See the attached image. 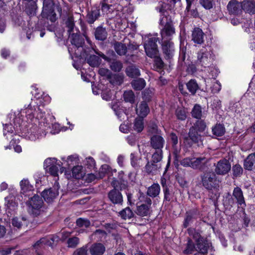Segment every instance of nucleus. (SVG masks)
Segmentation results:
<instances>
[{
	"instance_id": "f257e3e1",
	"label": "nucleus",
	"mask_w": 255,
	"mask_h": 255,
	"mask_svg": "<svg viewBox=\"0 0 255 255\" xmlns=\"http://www.w3.org/2000/svg\"><path fill=\"white\" fill-rule=\"evenodd\" d=\"M209 159L205 157H187L181 161V165L184 167H190L194 169L203 170L207 167Z\"/></svg>"
},
{
	"instance_id": "f03ea898",
	"label": "nucleus",
	"mask_w": 255,
	"mask_h": 255,
	"mask_svg": "<svg viewBox=\"0 0 255 255\" xmlns=\"http://www.w3.org/2000/svg\"><path fill=\"white\" fill-rule=\"evenodd\" d=\"M160 24L163 26L160 31L162 40L171 39V37L175 33V29L170 17L164 16L160 18Z\"/></svg>"
},
{
	"instance_id": "7ed1b4c3",
	"label": "nucleus",
	"mask_w": 255,
	"mask_h": 255,
	"mask_svg": "<svg viewBox=\"0 0 255 255\" xmlns=\"http://www.w3.org/2000/svg\"><path fill=\"white\" fill-rule=\"evenodd\" d=\"M138 199L140 204L136 207V214L141 217L149 216L152 211L151 199L143 194L140 195Z\"/></svg>"
},
{
	"instance_id": "20e7f679",
	"label": "nucleus",
	"mask_w": 255,
	"mask_h": 255,
	"mask_svg": "<svg viewBox=\"0 0 255 255\" xmlns=\"http://www.w3.org/2000/svg\"><path fill=\"white\" fill-rule=\"evenodd\" d=\"M86 38L88 43H89L91 46V48H88V49L84 48V52L86 54H87L88 52L91 53L92 50H93L96 54H97V55H99L101 57H102L103 59H104L105 61L110 63V67L112 70L114 71V72H120L121 71V70L122 69V68L123 67V64L120 61L116 60L111 61V59L110 58L106 56L102 52L99 51V50H98L97 49H95L92 47L91 41L89 39V38L87 37H86Z\"/></svg>"
},
{
	"instance_id": "39448f33",
	"label": "nucleus",
	"mask_w": 255,
	"mask_h": 255,
	"mask_svg": "<svg viewBox=\"0 0 255 255\" xmlns=\"http://www.w3.org/2000/svg\"><path fill=\"white\" fill-rule=\"evenodd\" d=\"M43 203L41 197L37 195H34L26 202L28 212L33 216H39L43 211Z\"/></svg>"
},
{
	"instance_id": "423d86ee",
	"label": "nucleus",
	"mask_w": 255,
	"mask_h": 255,
	"mask_svg": "<svg viewBox=\"0 0 255 255\" xmlns=\"http://www.w3.org/2000/svg\"><path fill=\"white\" fill-rule=\"evenodd\" d=\"M202 185L207 190H212L218 184L219 180L214 172L208 171L201 175Z\"/></svg>"
},
{
	"instance_id": "0eeeda50",
	"label": "nucleus",
	"mask_w": 255,
	"mask_h": 255,
	"mask_svg": "<svg viewBox=\"0 0 255 255\" xmlns=\"http://www.w3.org/2000/svg\"><path fill=\"white\" fill-rule=\"evenodd\" d=\"M52 0H43L41 16L43 18L49 19L51 22L56 20V14L54 12Z\"/></svg>"
},
{
	"instance_id": "6e6552de",
	"label": "nucleus",
	"mask_w": 255,
	"mask_h": 255,
	"mask_svg": "<svg viewBox=\"0 0 255 255\" xmlns=\"http://www.w3.org/2000/svg\"><path fill=\"white\" fill-rule=\"evenodd\" d=\"M158 38L156 37L148 38L144 44L145 52L146 55L152 58L158 54V50L156 42Z\"/></svg>"
},
{
	"instance_id": "1a4fd4ad",
	"label": "nucleus",
	"mask_w": 255,
	"mask_h": 255,
	"mask_svg": "<svg viewBox=\"0 0 255 255\" xmlns=\"http://www.w3.org/2000/svg\"><path fill=\"white\" fill-rule=\"evenodd\" d=\"M214 172L219 175H225L229 173L231 168L229 161L225 158L221 159L214 164Z\"/></svg>"
},
{
	"instance_id": "9d476101",
	"label": "nucleus",
	"mask_w": 255,
	"mask_h": 255,
	"mask_svg": "<svg viewBox=\"0 0 255 255\" xmlns=\"http://www.w3.org/2000/svg\"><path fill=\"white\" fill-rule=\"evenodd\" d=\"M213 58L210 51L202 48L197 53V62L204 67H209Z\"/></svg>"
},
{
	"instance_id": "9b49d317",
	"label": "nucleus",
	"mask_w": 255,
	"mask_h": 255,
	"mask_svg": "<svg viewBox=\"0 0 255 255\" xmlns=\"http://www.w3.org/2000/svg\"><path fill=\"white\" fill-rule=\"evenodd\" d=\"M61 238L59 234L50 236L48 239L41 238L33 246V248L35 249L41 248L43 244H47L48 246L52 247L53 245H56Z\"/></svg>"
},
{
	"instance_id": "f8f14e48",
	"label": "nucleus",
	"mask_w": 255,
	"mask_h": 255,
	"mask_svg": "<svg viewBox=\"0 0 255 255\" xmlns=\"http://www.w3.org/2000/svg\"><path fill=\"white\" fill-rule=\"evenodd\" d=\"M242 2L237 0H230L227 4V10L231 15H239L243 12Z\"/></svg>"
},
{
	"instance_id": "ddd939ff",
	"label": "nucleus",
	"mask_w": 255,
	"mask_h": 255,
	"mask_svg": "<svg viewBox=\"0 0 255 255\" xmlns=\"http://www.w3.org/2000/svg\"><path fill=\"white\" fill-rule=\"evenodd\" d=\"M162 49L165 58L169 59L172 58L174 54V44L169 40H162Z\"/></svg>"
},
{
	"instance_id": "4468645a",
	"label": "nucleus",
	"mask_w": 255,
	"mask_h": 255,
	"mask_svg": "<svg viewBox=\"0 0 255 255\" xmlns=\"http://www.w3.org/2000/svg\"><path fill=\"white\" fill-rule=\"evenodd\" d=\"M165 144L164 138L159 135L155 134L151 136L150 139V144L151 147L155 150H162Z\"/></svg>"
},
{
	"instance_id": "2eb2a0df",
	"label": "nucleus",
	"mask_w": 255,
	"mask_h": 255,
	"mask_svg": "<svg viewBox=\"0 0 255 255\" xmlns=\"http://www.w3.org/2000/svg\"><path fill=\"white\" fill-rule=\"evenodd\" d=\"M108 197L110 201L114 204L122 205L123 203V197L121 193L115 188L109 192Z\"/></svg>"
},
{
	"instance_id": "dca6fc26",
	"label": "nucleus",
	"mask_w": 255,
	"mask_h": 255,
	"mask_svg": "<svg viewBox=\"0 0 255 255\" xmlns=\"http://www.w3.org/2000/svg\"><path fill=\"white\" fill-rule=\"evenodd\" d=\"M204 33L200 28L196 27L192 31V40L197 44L203 43L204 40Z\"/></svg>"
},
{
	"instance_id": "f3484780",
	"label": "nucleus",
	"mask_w": 255,
	"mask_h": 255,
	"mask_svg": "<svg viewBox=\"0 0 255 255\" xmlns=\"http://www.w3.org/2000/svg\"><path fill=\"white\" fill-rule=\"evenodd\" d=\"M58 195V190L52 188L45 190L42 193V196L44 199L45 201L48 203L51 202Z\"/></svg>"
},
{
	"instance_id": "a211bd4d",
	"label": "nucleus",
	"mask_w": 255,
	"mask_h": 255,
	"mask_svg": "<svg viewBox=\"0 0 255 255\" xmlns=\"http://www.w3.org/2000/svg\"><path fill=\"white\" fill-rule=\"evenodd\" d=\"M136 114L139 117L144 118L149 112V108L146 102L144 101L141 102L136 108Z\"/></svg>"
},
{
	"instance_id": "6ab92c4d",
	"label": "nucleus",
	"mask_w": 255,
	"mask_h": 255,
	"mask_svg": "<svg viewBox=\"0 0 255 255\" xmlns=\"http://www.w3.org/2000/svg\"><path fill=\"white\" fill-rule=\"evenodd\" d=\"M244 167L249 171L255 169V153H251L244 160Z\"/></svg>"
},
{
	"instance_id": "aec40b11",
	"label": "nucleus",
	"mask_w": 255,
	"mask_h": 255,
	"mask_svg": "<svg viewBox=\"0 0 255 255\" xmlns=\"http://www.w3.org/2000/svg\"><path fill=\"white\" fill-rule=\"evenodd\" d=\"M89 252L91 255H102L105 252V247L101 243H95L91 246Z\"/></svg>"
},
{
	"instance_id": "412c9836",
	"label": "nucleus",
	"mask_w": 255,
	"mask_h": 255,
	"mask_svg": "<svg viewBox=\"0 0 255 255\" xmlns=\"http://www.w3.org/2000/svg\"><path fill=\"white\" fill-rule=\"evenodd\" d=\"M233 196L239 205L241 206L242 205H246L243 192L241 188L239 187H235L233 190Z\"/></svg>"
},
{
	"instance_id": "4be33fe9",
	"label": "nucleus",
	"mask_w": 255,
	"mask_h": 255,
	"mask_svg": "<svg viewBox=\"0 0 255 255\" xmlns=\"http://www.w3.org/2000/svg\"><path fill=\"white\" fill-rule=\"evenodd\" d=\"M40 132L39 128L36 126H32L28 130L26 133V137L31 141H35L39 138Z\"/></svg>"
},
{
	"instance_id": "5701e85b",
	"label": "nucleus",
	"mask_w": 255,
	"mask_h": 255,
	"mask_svg": "<svg viewBox=\"0 0 255 255\" xmlns=\"http://www.w3.org/2000/svg\"><path fill=\"white\" fill-rule=\"evenodd\" d=\"M243 10L250 14L255 13V1L254 0H244L242 1Z\"/></svg>"
},
{
	"instance_id": "b1692460",
	"label": "nucleus",
	"mask_w": 255,
	"mask_h": 255,
	"mask_svg": "<svg viewBox=\"0 0 255 255\" xmlns=\"http://www.w3.org/2000/svg\"><path fill=\"white\" fill-rule=\"evenodd\" d=\"M126 75L130 78H135L140 75L139 69L134 65L128 66L125 70Z\"/></svg>"
},
{
	"instance_id": "393cba45",
	"label": "nucleus",
	"mask_w": 255,
	"mask_h": 255,
	"mask_svg": "<svg viewBox=\"0 0 255 255\" xmlns=\"http://www.w3.org/2000/svg\"><path fill=\"white\" fill-rule=\"evenodd\" d=\"M98 55V56H97L94 54L87 55V57L85 58V60L87 63L91 67H98L101 63V59L100 58V56L99 55Z\"/></svg>"
},
{
	"instance_id": "a878e982",
	"label": "nucleus",
	"mask_w": 255,
	"mask_h": 255,
	"mask_svg": "<svg viewBox=\"0 0 255 255\" xmlns=\"http://www.w3.org/2000/svg\"><path fill=\"white\" fill-rule=\"evenodd\" d=\"M199 132L195 130L194 128H190L189 131V137L195 143L202 142V136L199 133Z\"/></svg>"
},
{
	"instance_id": "bb28decb",
	"label": "nucleus",
	"mask_w": 255,
	"mask_h": 255,
	"mask_svg": "<svg viewBox=\"0 0 255 255\" xmlns=\"http://www.w3.org/2000/svg\"><path fill=\"white\" fill-rule=\"evenodd\" d=\"M69 37H71V43L72 44L74 45L77 48L83 47L84 44V39L80 37L77 31L69 35Z\"/></svg>"
},
{
	"instance_id": "cd10ccee",
	"label": "nucleus",
	"mask_w": 255,
	"mask_h": 255,
	"mask_svg": "<svg viewBox=\"0 0 255 255\" xmlns=\"http://www.w3.org/2000/svg\"><path fill=\"white\" fill-rule=\"evenodd\" d=\"M134 213L132 210L128 207L125 208L118 213V216L123 220H129L134 217Z\"/></svg>"
},
{
	"instance_id": "c85d7f7f",
	"label": "nucleus",
	"mask_w": 255,
	"mask_h": 255,
	"mask_svg": "<svg viewBox=\"0 0 255 255\" xmlns=\"http://www.w3.org/2000/svg\"><path fill=\"white\" fill-rule=\"evenodd\" d=\"M131 85L134 90L140 91L145 87L146 82L143 78H138L132 80L131 82Z\"/></svg>"
},
{
	"instance_id": "c756f323",
	"label": "nucleus",
	"mask_w": 255,
	"mask_h": 255,
	"mask_svg": "<svg viewBox=\"0 0 255 255\" xmlns=\"http://www.w3.org/2000/svg\"><path fill=\"white\" fill-rule=\"evenodd\" d=\"M95 38L99 40L103 41L107 38V32L105 28L102 26L98 27L95 31Z\"/></svg>"
},
{
	"instance_id": "7c9ffc66",
	"label": "nucleus",
	"mask_w": 255,
	"mask_h": 255,
	"mask_svg": "<svg viewBox=\"0 0 255 255\" xmlns=\"http://www.w3.org/2000/svg\"><path fill=\"white\" fill-rule=\"evenodd\" d=\"M5 205L6 206V210L8 213H11L16 209L17 207V203L9 197H5Z\"/></svg>"
},
{
	"instance_id": "2f4dec72",
	"label": "nucleus",
	"mask_w": 255,
	"mask_h": 255,
	"mask_svg": "<svg viewBox=\"0 0 255 255\" xmlns=\"http://www.w3.org/2000/svg\"><path fill=\"white\" fill-rule=\"evenodd\" d=\"M160 190V188L159 184L154 183L148 187L147 194L150 197H155L159 195Z\"/></svg>"
},
{
	"instance_id": "473e14b6",
	"label": "nucleus",
	"mask_w": 255,
	"mask_h": 255,
	"mask_svg": "<svg viewBox=\"0 0 255 255\" xmlns=\"http://www.w3.org/2000/svg\"><path fill=\"white\" fill-rule=\"evenodd\" d=\"M186 87L189 92L193 95H195L197 91L199 89V86L194 79L189 81L186 83Z\"/></svg>"
},
{
	"instance_id": "72a5a7b5",
	"label": "nucleus",
	"mask_w": 255,
	"mask_h": 255,
	"mask_svg": "<svg viewBox=\"0 0 255 255\" xmlns=\"http://www.w3.org/2000/svg\"><path fill=\"white\" fill-rule=\"evenodd\" d=\"M37 2L27 3L25 5V11L27 14L31 17L36 14V11L37 8Z\"/></svg>"
},
{
	"instance_id": "f704fd0d",
	"label": "nucleus",
	"mask_w": 255,
	"mask_h": 255,
	"mask_svg": "<svg viewBox=\"0 0 255 255\" xmlns=\"http://www.w3.org/2000/svg\"><path fill=\"white\" fill-rule=\"evenodd\" d=\"M114 48L119 55H125L127 52V47L125 44L117 42L114 44Z\"/></svg>"
},
{
	"instance_id": "c9c22d12",
	"label": "nucleus",
	"mask_w": 255,
	"mask_h": 255,
	"mask_svg": "<svg viewBox=\"0 0 255 255\" xmlns=\"http://www.w3.org/2000/svg\"><path fill=\"white\" fill-rule=\"evenodd\" d=\"M100 15V9L98 8L93 9L87 15L88 21L89 23H93Z\"/></svg>"
},
{
	"instance_id": "e433bc0d",
	"label": "nucleus",
	"mask_w": 255,
	"mask_h": 255,
	"mask_svg": "<svg viewBox=\"0 0 255 255\" xmlns=\"http://www.w3.org/2000/svg\"><path fill=\"white\" fill-rule=\"evenodd\" d=\"M213 134L216 136H221L225 132V128L224 126L220 124H216L212 128Z\"/></svg>"
},
{
	"instance_id": "4c0bfd02",
	"label": "nucleus",
	"mask_w": 255,
	"mask_h": 255,
	"mask_svg": "<svg viewBox=\"0 0 255 255\" xmlns=\"http://www.w3.org/2000/svg\"><path fill=\"white\" fill-rule=\"evenodd\" d=\"M157 163L148 162L145 165V169L146 171L149 173H155L160 167V164H157Z\"/></svg>"
},
{
	"instance_id": "58836bf2",
	"label": "nucleus",
	"mask_w": 255,
	"mask_h": 255,
	"mask_svg": "<svg viewBox=\"0 0 255 255\" xmlns=\"http://www.w3.org/2000/svg\"><path fill=\"white\" fill-rule=\"evenodd\" d=\"M111 83L113 84L121 85L124 80L123 74H111L109 79Z\"/></svg>"
},
{
	"instance_id": "ea45409f",
	"label": "nucleus",
	"mask_w": 255,
	"mask_h": 255,
	"mask_svg": "<svg viewBox=\"0 0 255 255\" xmlns=\"http://www.w3.org/2000/svg\"><path fill=\"white\" fill-rule=\"evenodd\" d=\"M66 27L68 28L67 31L69 35L74 33L75 30L76 32L77 30L75 28V24L74 22V18L72 16H69L65 22Z\"/></svg>"
},
{
	"instance_id": "a19ab883",
	"label": "nucleus",
	"mask_w": 255,
	"mask_h": 255,
	"mask_svg": "<svg viewBox=\"0 0 255 255\" xmlns=\"http://www.w3.org/2000/svg\"><path fill=\"white\" fill-rule=\"evenodd\" d=\"M11 224L14 227L19 229L23 224H27L26 218L24 217L21 218H14L12 219Z\"/></svg>"
},
{
	"instance_id": "79ce46f5",
	"label": "nucleus",
	"mask_w": 255,
	"mask_h": 255,
	"mask_svg": "<svg viewBox=\"0 0 255 255\" xmlns=\"http://www.w3.org/2000/svg\"><path fill=\"white\" fill-rule=\"evenodd\" d=\"M143 118H136L134 122L133 129L138 132H141L144 128Z\"/></svg>"
},
{
	"instance_id": "37998d69",
	"label": "nucleus",
	"mask_w": 255,
	"mask_h": 255,
	"mask_svg": "<svg viewBox=\"0 0 255 255\" xmlns=\"http://www.w3.org/2000/svg\"><path fill=\"white\" fill-rule=\"evenodd\" d=\"M83 167L80 165L74 166L72 170V175L76 179H80L83 177Z\"/></svg>"
},
{
	"instance_id": "c03bdc74",
	"label": "nucleus",
	"mask_w": 255,
	"mask_h": 255,
	"mask_svg": "<svg viewBox=\"0 0 255 255\" xmlns=\"http://www.w3.org/2000/svg\"><path fill=\"white\" fill-rule=\"evenodd\" d=\"M123 98L125 102L132 104L134 102V94L132 90L125 91L123 94Z\"/></svg>"
},
{
	"instance_id": "a18cd8bd",
	"label": "nucleus",
	"mask_w": 255,
	"mask_h": 255,
	"mask_svg": "<svg viewBox=\"0 0 255 255\" xmlns=\"http://www.w3.org/2000/svg\"><path fill=\"white\" fill-rule=\"evenodd\" d=\"M209 246L208 244L201 240L199 242L197 243L196 250L201 253L203 254H206L208 252Z\"/></svg>"
},
{
	"instance_id": "49530a36",
	"label": "nucleus",
	"mask_w": 255,
	"mask_h": 255,
	"mask_svg": "<svg viewBox=\"0 0 255 255\" xmlns=\"http://www.w3.org/2000/svg\"><path fill=\"white\" fill-rule=\"evenodd\" d=\"M188 233L190 237L195 240L196 243L202 240L200 232L194 228H189L188 229Z\"/></svg>"
},
{
	"instance_id": "de8ad7c7",
	"label": "nucleus",
	"mask_w": 255,
	"mask_h": 255,
	"mask_svg": "<svg viewBox=\"0 0 255 255\" xmlns=\"http://www.w3.org/2000/svg\"><path fill=\"white\" fill-rule=\"evenodd\" d=\"M163 157V150H155V151L152 155L151 161L154 163L159 162L162 159Z\"/></svg>"
},
{
	"instance_id": "09e8293b",
	"label": "nucleus",
	"mask_w": 255,
	"mask_h": 255,
	"mask_svg": "<svg viewBox=\"0 0 255 255\" xmlns=\"http://www.w3.org/2000/svg\"><path fill=\"white\" fill-rule=\"evenodd\" d=\"M80 243V240L77 237L69 238L67 241V247L69 248H75Z\"/></svg>"
},
{
	"instance_id": "8fccbe9b",
	"label": "nucleus",
	"mask_w": 255,
	"mask_h": 255,
	"mask_svg": "<svg viewBox=\"0 0 255 255\" xmlns=\"http://www.w3.org/2000/svg\"><path fill=\"white\" fill-rule=\"evenodd\" d=\"M191 114L193 117L200 119L202 117L201 107L199 105H195L192 110Z\"/></svg>"
},
{
	"instance_id": "3c124183",
	"label": "nucleus",
	"mask_w": 255,
	"mask_h": 255,
	"mask_svg": "<svg viewBox=\"0 0 255 255\" xmlns=\"http://www.w3.org/2000/svg\"><path fill=\"white\" fill-rule=\"evenodd\" d=\"M191 128H194L196 130L199 132H203L205 130L206 128V125L203 121L198 120Z\"/></svg>"
},
{
	"instance_id": "603ef678",
	"label": "nucleus",
	"mask_w": 255,
	"mask_h": 255,
	"mask_svg": "<svg viewBox=\"0 0 255 255\" xmlns=\"http://www.w3.org/2000/svg\"><path fill=\"white\" fill-rule=\"evenodd\" d=\"M195 249L194 244L191 239H189L186 244V249L184 250L183 253L187 255L191 254L194 251Z\"/></svg>"
},
{
	"instance_id": "864d4df0",
	"label": "nucleus",
	"mask_w": 255,
	"mask_h": 255,
	"mask_svg": "<svg viewBox=\"0 0 255 255\" xmlns=\"http://www.w3.org/2000/svg\"><path fill=\"white\" fill-rule=\"evenodd\" d=\"M77 226L80 228H87L91 226V223L89 220L83 218H79L76 221Z\"/></svg>"
},
{
	"instance_id": "5fc2aeb1",
	"label": "nucleus",
	"mask_w": 255,
	"mask_h": 255,
	"mask_svg": "<svg viewBox=\"0 0 255 255\" xmlns=\"http://www.w3.org/2000/svg\"><path fill=\"white\" fill-rule=\"evenodd\" d=\"M110 0H103L101 2V10L104 13H108L110 12V9L112 6V4H109Z\"/></svg>"
},
{
	"instance_id": "6e6d98bb",
	"label": "nucleus",
	"mask_w": 255,
	"mask_h": 255,
	"mask_svg": "<svg viewBox=\"0 0 255 255\" xmlns=\"http://www.w3.org/2000/svg\"><path fill=\"white\" fill-rule=\"evenodd\" d=\"M60 167V164L56 163L55 164H53L52 166L49 167V168H47L46 171L47 172H49L52 176H58V172Z\"/></svg>"
},
{
	"instance_id": "4d7b16f0",
	"label": "nucleus",
	"mask_w": 255,
	"mask_h": 255,
	"mask_svg": "<svg viewBox=\"0 0 255 255\" xmlns=\"http://www.w3.org/2000/svg\"><path fill=\"white\" fill-rule=\"evenodd\" d=\"M233 175L236 177L241 176L243 172V169L242 167L238 164H237L233 166L232 168Z\"/></svg>"
},
{
	"instance_id": "13d9d810",
	"label": "nucleus",
	"mask_w": 255,
	"mask_h": 255,
	"mask_svg": "<svg viewBox=\"0 0 255 255\" xmlns=\"http://www.w3.org/2000/svg\"><path fill=\"white\" fill-rule=\"evenodd\" d=\"M153 58H154V67L158 70L163 68L164 63L160 57L157 56V55Z\"/></svg>"
},
{
	"instance_id": "bf43d9fd",
	"label": "nucleus",
	"mask_w": 255,
	"mask_h": 255,
	"mask_svg": "<svg viewBox=\"0 0 255 255\" xmlns=\"http://www.w3.org/2000/svg\"><path fill=\"white\" fill-rule=\"evenodd\" d=\"M21 190L23 192H26L27 190H30L32 187L29 185V181L27 180H22L20 183Z\"/></svg>"
},
{
	"instance_id": "052dcab7",
	"label": "nucleus",
	"mask_w": 255,
	"mask_h": 255,
	"mask_svg": "<svg viewBox=\"0 0 255 255\" xmlns=\"http://www.w3.org/2000/svg\"><path fill=\"white\" fill-rule=\"evenodd\" d=\"M199 2L207 9H210L213 7V0H199Z\"/></svg>"
},
{
	"instance_id": "680f3d73",
	"label": "nucleus",
	"mask_w": 255,
	"mask_h": 255,
	"mask_svg": "<svg viewBox=\"0 0 255 255\" xmlns=\"http://www.w3.org/2000/svg\"><path fill=\"white\" fill-rule=\"evenodd\" d=\"M169 137L171 141L173 148H175L178 142V136L174 132H171L169 134Z\"/></svg>"
},
{
	"instance_id": "e2e57ef3",
	"label": "nucleus",
	"mask_w": 255,
	"mask_h": 255,
	"mask_svg": "<svg viewBox=\"0 0 255 255\" xmlns=\"http://www.w3.org/2000/svg\"><path fill=\"white\" fill-rule=\"evenodd\" d=\"M193 215L191 213H187L186 218L184 220L183 226L184 228H187L190 223L192 222Z\"/></svg>"
},
{
	"instance_id": "0e129e2a",
	"label": "nucleus",
	"mask_w": 255,
	"mask_h": 255,
	"mask_svg": "<svg viewBox=\"0 0 255 255\" xmlns=\"http://www.w3.org/2000/svg\"><path fill=\"white\" fill-rule=\"evenodd\" d=\"M56 162V159L54 158H47L44 162V166L45 169L47 170V168H49V167L52 166L53 164H55Z\"/></svg>"
},
{
	"instance_id": "69168bd1",
	"label": "nucleus",
	"mask_w": 255,
	"mask_h": 255,
	"mask_svg": "<svg viewBox=\"0 0 255 255\" xmlns=\"http://www.w3.org/2000/svg\"><path fill=\"white\" fill-rule=\"evenodd\" d=\"M73 255H87V250L86 247H82L77 249L73 254Z\"/></svg>"
},
{
	"instance_id": "338daca9",
	"label": "nucleus",
	"mask_w": 255,
	"mask_h": 255,
	"mask_svg": "<svg viewBox=\"0 0 255 255\" xmlns=\"http://www.w3.org/2000/svg\"><path fill=\"white\" fill-rule=\"evenodd\" d=\"M78 157L77 155H72L67 157L66 160L68 164H73L78 162Z\"/></svg>"
},
{
	"instance_id": "774afa93",
	"label": "nucleus",
	"mask_w": 255,
	"mask_h": 255,
	"mask_svg": "<svg viewBox=\"0 0 255 255\" xmlns=\"http://www.w3.org/2000/svg\"><path fill=\"white\" fill-rule=\"evenodd\" d=\"M148 131L151 134L155 135L158 134L159 133V130L158 129V128L156 125L154 124H152L151 125L148 126Z\"/></svg>"
}]
</instances>
